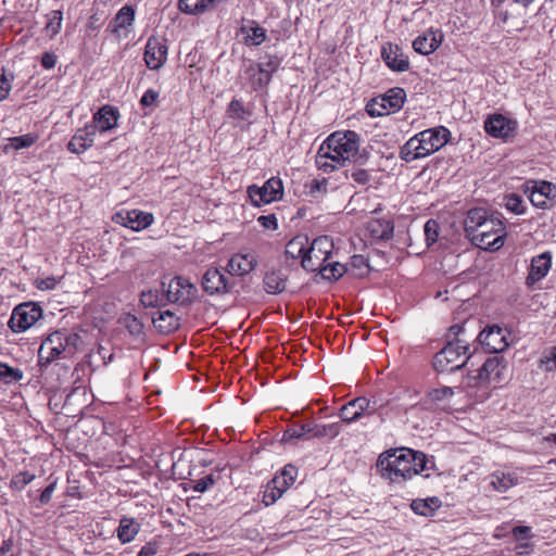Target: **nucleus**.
Returning a JSON list of instances; mask_svg holds the SVG:
<instances>
[{"instance_id":"nucleus-1","label":"nucleus","mask_w":556,"mask_h":556,"mask_svg":"<svg viewBox=\"0 0 556 556\" xmlns=\"http://www.w3.org/2000/svg\"><path fill=\"white\" fill-rule=\"evenodd\" d=\"M377 468L382 478L393 483L405 482L429 469L425 453L405 447L380 454Z\"/></svg>"},{"instance_id":"nucleus-2","label":"nucleus","mask_w":556,"mask_h":556,"mask_svg":"<svg viewBox=\"0 0 556 556\" xmlns=\"http://www.w3.org/2000/svg\"><path fill=\"white\" fill-rule=\"evenodd\" d=\"M465 232L472 243L489 251L501 249L506 237L503 220L497 216L490 215L481 207L468 212L465 219Z\"/></svg>"},{"instance_id":"nucleus-3","label":"nucleus","mask_w":556,"mask_h":556,"mask_svg":"<svg viewBox=\"0 0 556 556\" xmlns=\"http://www.w3.org/2000/svg\"><path fill=\"white\" fill-rule=\"evenodd\" d=\"M358 150L359 136L355 131H336L319 147L316 165L324 173H331L354 159Z\"/></svg>"},{"instance_id":"nucleus-4","label":"nucleus","mask_w":556,"mask_h":556,"mask_svg":"<svg viewBox=\"0 0 556 556\" xmlns=\"http://www.w3.org/2000/svg\"><path fill=\"white\" fill-rule=\"evenodd\" d=\"M450 137L451 131L444 126L425 129L401 147L399 156L406 163L427 157L443 148Z\"/></svg>"},{"instance_id":"nucleus-5","label":"nucleus","mask_w":556,"mask_h":556,"mask_svg":"<svg viewBox=\"0 0 556 556\" xmlns=\"http://www.w3.org/2000/svg\"><path fill=\"white\" fill-rule=\"evenodd\" d=\"M469 358L468 342L456 338L434 355L432 365L438 372H453L462 369Z\"/></svg>"},{"instance_id":"nucleus-6","label":"nucleus","mask_w":556,"mask_h":556,"mask_svg":"<svg viewBox=\"0 0 556 556\" xmlns=\"http://www.w3.org/2000/svg\"><path fill=\"white\" fill-rule=\"evenodd\" d=\"M333 248V241L328 236H320L308 242L302 267L307 271H319L332 258Z\"/></svg>"},{"instance_id":"nucleus-7","label":"nucleus","mask_w":556,"mask_h":556,"mask_svg":"<svg viewBox=\"0 0 556 556\" xmlns=\"http://www.w3.org/2000/svg\"><path fill=\"white\" fill-rule=\"evenodd\" d=\"M507 362L503 356L489 357L477 370L475 376L468 377L469 387H478L482 383H501L506 378Z\"/></svg>"},{"instance_id":"nucleus-8","label":"nucleus","mask_w":556,"mask_h":556,"mask_svg":"<svg viewBox=\"0 0 556 556\" xmlns=\"http://www.w3.org/2000/svg\"><path fill=\"white\" fill-rule=\"evenodd\" d=\"M406 92L403 88L394 87L379 98L372 99L366 106L370 116H383L400 111L405 102Z\"/></svg>"},{"instance_id":"nucleus-9","label":"nucleus","mask_w":556,"mask_h":556,"mask_svg":"<svg viewBox=\"0 0 556 556\" xmlns=\"http://www.w3.org/2000/svg\"><path fill=\"white\" fill-rule=\"evenodd\" d=\"M161 288L165 293L166 301L170 303L186 304L197 298L198 289L188 279L177 276L164 278Z\"/></svg>"},{"instance_id":"nucleus-10","label":"nucleus","mask_w":556,"mask_h":556,"mask_svg":"<svg viewBox=\"0 0 556 556\" xmlns=\"http://www.w3.org/2000/svg\"><path fill=\"white\" fill-rule=\"evenodd\" d=\"M42 317L41 307L34 302H25L14 307L8 323L13 332H24Z\"/></svg>"},{"instance_id":"nucleus-11","label":"nucleus","mask_w":556,"mask_h":556,"mask_svg":"<svg viewBox=\"0 0 556 556\" xmlns=\"http://www.w3.org/2000/svg\"><path fill=\"white\" fill-rule=\"evenodd\" d=\"M248 194L254 206L271 203L282 198V181L277 177H271L262 187L255 185L250 186L248 188Z\"/></svg>"},{"instance_id":"nucleus-12","label":"nucleus","mask_w":556,"mask_h":556,"mask_svg":"<svg viewBox=\"0 0 556 556\" xmlns=\"http://www.w3.org/2000/svg\"><path fill=\"white\" fill-rule=\"evenodd\" d=\"M64 341H65V331L56 330V331L50 333L39 348V351H38L39 365L48 366L54 359L59 358L62 354H65V357H68Z\"/></svg>"},{"instance_id":"nucleus-13","label":"nucleus","mask_w":556,"mask_h":556,"mask_svg":"<svg viewBox=\"0 0 556 556\" xmlns=\"http://www.w3.org/2000/svg\"><path fill=\"white\" fill-rule=\"evenodd\" d=\"M112 220L135 231L148 228L154 220L153 214L139 210H123L116 212Z\"/></svg>"},{"instance_id":"nucleus-14","label":"nucleus","mask_w":556,"mask_h":556,"mask_svg":"<svg viewBox=\"0 0 556 556\" xmlns=\"http://www.w3.org/2000/svg\"><path fill=\"white\" fill-rule=\"evenodd\" d=\"M376 412L375 406L370 404V401L364 396L356 397L340 409V418L343 422L351 424L365 416H371Z\"/></svg>"},{"instance_id":"nucleus-15","label":"nucleus","mask_w":556,"mask_h":556,"mask_svg":"<svg viewBox=\"0 0 556 556\" xmlns=\"http://www.w3.org/2000/svg\"><path fill=\"white\" fill-rule=\"evenodd\" d=\"M525 191L528 193L530 202L536 207L543 208L547 200L556 198V186L545 180L527 181Z\"/></svg>"},{"instance_id":"nucleus-16","label":"nucleus","mask_w":556,"mask_h":556,"mask_svg":"<svg viewBox=\"0 0 556 556\" xmlns=\"http://www.w3.org/2000/svg\"><path fill=\"white\" fill-rule=\"evenodd\" d=\"M517 123L502 114H493L484 122L485 131L494 137L507 139L513 136L516 130Z\"/></svg>"},{"instance_id":"nucleus-17","label":"nucleus","mask_w":556,"mask_h":556,"mask_svg":"<svg viewBox=\"0 0 556 556\" xmlns=\"http://www.w3.org/2000/svg\"><path fill=\"white\" fill-rule=\"evenodd\" d=\"M479 342L490 353L503 352L507 346V338L498 326L488 327L479 333Z\"/></svg>"},{"instance_id":"nucleus-18","label":"nucleus","mask_w":556,"mask_h":556,"mask_svg":"<svg viewBox=\"0 0 556 556\" xmlns=\"http://www.w3.org/2000/svg\"><path fill=\"white\" fill-rule=\"evenodd\" d=\"M167 59V46L157 38L148 39L144 49V61L147 66L152 70L161 68Z\"/></svg>"},{"instance_id":"nucleus-19","label":"nucleus","mask_w":556,"mask_h":556,"mask_svg":"<svg viewBox=\"0 0 556 556\" xmlns=\"http://www.w3.org/2000/svg\"><path fill=\"white\" fill-rule=\"evenodd\" d=\"M135 21V10L131 5H124L110 22L108 29L116 38L126 37Z\"/></svg>"},{"instance_id":"nucleus-20","label":"nucleus","mask_w":556,"mask_h":556,"mask_svg":"<svg viewBox=\"0 0 556 556\" xmlns=\"http://www.w3.org/2000/svg\"><path fill=\"white\" fill-rule=\"evenodd\" d=\"M96 132L97 126L89 124L85 125V127L79 128L72 137L67 144V149L75 154L84 153L93 144Z\"/></svg>"},{"instance_id":"nucleus-21","label":"nucleus","mask_w":556,"mask_h":556,"mask_svg":"<svg viewBox=\"0 0 556 556\" xmlns=\"http://www.w3.org/2000/svg\"><path fill=\"white\" fill-rule=\"evenodd\" d=\"M381 58L389 68L395 72H405L409 67V61L397 46L384 43L381 48Z\"/></svg>"},{"instance_id":"nucleus-22","label":"nucleus","mask_w":556,"mask_h":556,"mask_svg":"<svg viewBox=\"0 0 556 556\" xmlns=\"http://www.w3.org/2000/svg\"><path fill=\"white\" fill-rule=\"evenodd\" d=\"M257 264L253 252L237 253L228 262V271L231 275L243 276L251 273Z\"/></svg>"},{"instance_id":"nucleus-23","label":"nucleus","mask_w":556,"mask_h":556,"mask_svg":"<svg viewBox=\"0 0 556 556\" xmlns=\"http://www.w3.org/2000/svg\"><path fill=\"white\" fill-rule=\"evenodd\" d=\"M552 257L548 252L536 255L531 261L530 271L527 277V285L533 286L543 279L551 269Z\"/></svg>"},{"instance_id":"nucleus-24","label":"nucleus","mask_w":556,"mask_h":556,"mask_svg":"<svg viewBox=\"0 0 556 556\" xmlns=\"http://www.w3.org/2000/svg\"><path fill=\"white\" fill-rule=\"evenodd\" d=\"M152 323L154 327L164 334L176 331L179 326V317L169 309H157L152 315Z\"/></svg>"},{"instance_id":"nucleus-25","label":"nucleus","mask_w":556,"mask_h":556,"mask_svg":"<svg viewBox=\"0 0 556 556\" xmlns=\"http://www.w3.org/2000/svg\"><path fill=\"white\" fill-rule=\"evenodd\" d=\"M442 39L443 35L441 31L429 30L424 35L418 36L413 41V48L416 52L422 55H428L439 48V46L442 42Z\"/></svg>"},{"instance_id":"nucleus-26","label":"nucleus","mask_w":556,"mask_h":556,"mask_svg":"<svg viewBox=\"0 0 556 556\" xmlns=\"http://www.w3.org/2000/svg\"><path fill=\"white\" fill-rule=\"evenodd\" d=\"M119 113L118 110L111 106L104 105L93 115V124L97 126V130L104 132L114 128L117 125Z\"/></svg>"},{"instance_id":"nucleus-27","label":"nucleus","mask_w":556,"mask_h":556,"mask_svg":"<svg viewBox=\"0 0 556 556\" xmlns=\"http://www.w3.org/2000/svg\"><path fill=\"white\" fill-rule=\"evenodd\" d=\"M263 282L267 293L278 294L286 289L287 276L280 269H270L266 271Z\"/></svg>"},{"instance_id":"nucleus-28","label":"nucleus","mask_w":556,"mask_h":556,"mask_svg":"<svg viewBox=\"0 0 556 556\" xmlns=\"http://www.w3.org/2000/svg\"><path fill=\"white\" fill-rule=\"evenodd\" d=\"M274 72L275 67L266 68L263 62L257 65H251L248 73L253 88L260 89L267 86Z\"/></svg>"},{"instance_id":"nucleus-29","label":"nucleus","mask_w":556,"mask_h":556,"mask_svg":"<svg viewBox=\"0 0 556 556\" xmlns=\"http://www.w3.org/2000/svg\"><path fill=\"white\" fill-rule=\"evenodd\" d=\"M518 484V476L515 472L495 471L490 476V485L497 492H506Z\"/></svg>"},{"instance_id":"nucleus-30","label":"nucleus","mask_w":556,"mask_h":556,"mask_svg":"<svg viewBox=\"0 0 556 556\" xmlns=\"http://www.w3.org/2000/svg\"><path fill=\"white\" fill-rule=\"evenodd\" d=\"M368 231L377 240H389L393 236V224L389 220L375 219L368 224Z\"/></svg>"},{"instance_id":"nucleus-31","label":"nucleus","mask_w":556,"mask_h":556,"mask_svg":"<svg viewBox=\"0 0 556 556\" xmlns=\"http://www.w3.org/2000/svg\"><path fill=\"white\" fill-rule=\"evenodd\" d=\"M308 245V238L304 235H299L292 238L286 245V255L293 260L304 257L306 247Z\"/></svg>"},{"instance_id":"nucleus-32","label":"nucleus","mask_w":556,"mask_h":556,"mask_svg":"<svg viewBox=\"0 0 556 556\" xmlns=\"http://www.w3.org/2000/svg\"><path fill=\"white\" fill-rule=\"evenodd\" d=\"M441 501L438 497H428L425 500H414L410 504L413 511L425 517L432 516L440 508Z\"/></svg>"},{"instance_id":"nucleus-33","label":"nucleus","mask_w":556,"mask_h":556,"mask_svg":"<svg viewBox=\"0 0 556 556\" xmlns=\"http://www.w3.org/2000/svg\"><path fill=\"white\" fill-rule=\"evenodd\" d=\"M140 526L132 518H123L117 528V538L122 543H129L139 532Z\"/></svg>"},{"instance_id":"nucleus-34","label":"nucleus","mask_w":556,"mask_h":556,"mask_svg":"<svg viewBox=\"0 0 556 556\" xmlns=\"http://www.w3.org/2000/svg\"><path fill=\"white\" fill-rule=\"evenodd\" d=\"M208 7V0H179L178 8L181 12L191 15L203 14Z\"/></svg>"},{"instance_id":"nucleus-35","label":"nucleus","mask_w":556,"mask_h":556,"mask_svg":"<svg viewBox=\"0 0 556 556\" xmlns=\"http://www.w3.org/2000/svg\"><path fill=\"white\" fill-rule=\"evenodd\" d=\"M346 271V266L339 263V262H327L324 267L319 270V274L323 278L331 280V279H339L344 275Z\"/></svg>"},{"instance_id":"nucleus-36","label":"nucleus","mask_w":556,"mask_h":556,"mask_svg":"<svg viewBox=\"0 0 556 556\" xmlns=\"http://www.w3.org/2000/svg\"><path fill=\"white\" fill-rule=\"evenodd\" d=\"M314 438H330L338 437L341 432V426L339 422L329 425H315L312 428Z\"/></svg>"},{"instance_id":"nucleus-37","label":"nucleus","mask_w":556,"mask_h":556,"mask_svg":"<svg viewBox=\"0 0 556 556\" xmlns=\"http://www.w3.org/2000/svg\"><path fill=\"white\" fill-rule=\"evenodd\" d=\"M166 301L165 293L163 289L159 290H148L141 292L140 302L147 307H155L163 304Z\"/></svg>"},{"instance_id":"nucleus-38","label":"nucleus","mask_w":556,"mask_h":556,"mask_svg":"<svg viewBox=\"0 0 556 556\" xmlns=\"http://www.w3.org/2000/svg\"><path fill=\"white\" fill-rule=\"evenodd\" d=\"M23 371L18 368L9 366L5 363H0V380L3 383L17 382L23 379Z\"/></svg>"},{"instance_id":"nucleus-39","label":"nucleus","mask_w":556,"mask_h":556,"mask_svg":"<svg viewBox=\"0 0 556 556\" xmlns=\"http://www.w3.org/2000/svg\"><path fill=\"white\" fill-rule=\"evenodd\" d=\"M504 205L508 211L518 215L523 214L526 211L522 198L515 193L504 197Z\"/></svg>"},{"instance_id":"nucleus-40","label":"nucleus","mask_w":556,"mask_h":556,"mask_svg":"<svg viewBox=\"0 0 556 556\" xmlns=\"http://www.w3.org/2000/svg\"><path fill=\"white\" fill-rule=\"evenodd\" d=\"M228 290L227 277L215 269L211 271V294L214 292L222 293Z\"/></svg>"},{"instance_id":"nucleus-41","label":"nucleus","mask_w":556,"mask_h":556,"mask_svg":"<svg viewBox=\"0 0 556 556\" xmlns=\"http://www.w3.org/2000/svg\"><path fill=\"white\" fill-rule=\"evenodd\" d=\"M37 139L38 137L33 134L12 137L9 139V147H11L14 150L29 148L37 141Z\"/></svg>"},{"instance_id":"nucleus-42","label":"nucleus","mask_w":556,"mask_h":556,"mask_svg":"<svg viewBox=\"0 0 556 556\" xmlns=\"http://www.w3.org/2000/svg\"><path fill=\"white\" fill-rule=\"evenodd\" d=\"M440 226L434 219H429L424 226L427 245L430 247L438 241Z\"/></svg>"},{"instance_id":"nucleus-43","label":"nucleus","mask_w":556,"mask_h":556,"mask_svg":"<svg viewBox=\"0 0 556 556\" xmlns=\"http://www.w3.org/2000/svg\"><path fill=\"white\" fill-rule=\"evenodd\" d=\"M64 344L67 350V356H73L78 350H80L83 341L81 337L76 332H66L65 331V341Z\"/></svg>"},{"instance_id":"nucleus-44","label":"nucleus","mask_w":556,"mask_h":556,"mask_svg":"<svg viewBox=\"0 0 556 556\" xmlns=\"http://www.w3.org/2000/svg\"><path fill=\"white\" fill-rule=\"evenodd\" d=\"M62 12L59 10L52 11L49 15V21L47 23L46 29L50 34V36H55L60 33L62 26Z\"/></svg>"},{"instance_id":"nucleus-45","label":"nucleus","mask_w":556,"mask_h":556,"mask_svg":"<svg viewBox=\"0 0 556 556\" xmlns=\"http://www.w3.org/2000/svg\"><path fill=\"white\" fill-rule=\"evenodd\" d=\"M313 426L311 425H302L299 428L290 429L286 431L283 439H302V438H314L313 437Z\"/></svg>"},{"instance_id":"nucleus-46","label":"nucleus","mask_w":556,"mask_h":556,"mask_svg":"<svg viewBox=\"0 0 556 556\" xmlns=\"http://www.w3.org/2000/svg\"><path fill=\"white\" fill-rule=\"evenodd\" d=\"M124 326L129 331V333L135 337L141 336L143 333V325L134 315H127L124 318Z\"/></svg>"},{"instance_id":"nucleus-47","label":"nucleus","mask_w":556,"mask_h":556,"mask_svg":"<svg viewBox=\"0 0 556 556\" xmlns=\"http://www.w3.org/2000/svg\"><path fill=\"white\" fill-rule=\"evenodd\" d=\"M540 366L545 371L556 369V348H552L546 355L540 361Z\"/></svg>"},{"instance_id":"nucleus-48","label":"nucleus","mask_w":556,"mask_h":556,"mask_svg":"<svg viewBox=\"0 0 556 556\" xmlns=\"http://www.w3.org/2000/svg\"><path fill=\"white\" fill-rule=\"evenodd\" d=\"M251 33L247 36V41L251 42L254 46H258L264 42L266 38V34L264 28L260 26L251 27Z\"/></svg>"},{"instance_id":"nucleus-49","label":"nucleus","mask_w":556,"mask_h":556,"mask_svg":"<svg viewBox=\"0 0 556 556\" xmlns=\"http://www.w3.org/2000/svg\"><path fill=\"white\" fill-rule=\"evenodd\" d=\"M12 79L13 74H10V77L7 76L4 72L0 75V102L9 97Z\"/></svg>"},{"instance_id":"nucleus-50","label":"nucleus","mask_w":556,"mask_h":556,"mask_svg":"<svg viewBox=\"0 0 556 556\" xmlns=\"http://www.w3.org/2000/svg\"><path fill=\"white\" fill-rule=\"evenodd\" d=\"M282 496L281 492L271 488V484L268 482L266 490L264 492L263 502L266 506L273 505Z\"/></svg>"},{"instance_id":"nucleus-51","label":"nucleus","mask_w":556,"mask_h":556,"mask_svg":"<svg viewBox=\"0 0 556 556\" xmlns=\"http://www.w3.org/2000/svg\"><path fill=\"white\" fill-rule=\"evenodd\" d=\"M269 483L271 484V488H274L277 491L281 492V494H283L291 486V484L288 483L287 480L283 477H281L279 473L276 475L269 481Z\"/></svg>"},{"instance_id":"nucleus-52","label":"nucleus","mask_w":556,"mask_h":556,"mask_svg":"<svg viewBox=\"0 0 556 556\" xmlns=\"http://www.w3.org/2000/svg\"><path fill=\"white\" fill-rule=\"evenodd\" d=\"M257 223L266 229H277V218L274 214L262 215L257 218Z\"/></svg>"},{"instance_id":"nucleus-53","label":"nucleus","mask_w":556,"mask_h":556,"mask_svg":"<svg viewBox=\"0 0 556 556\" xmlns=\"http://www.w3.org/2000/svg\"><path fill=\"white\" fill-rule=\"evenodd\" d=\"M351 178L359 185H366L370 181V174L366 169H356L351 173Z\"/></svg>"},{"instance_id":"nucleus-54","label":"nucleus","mask_w":556,"mask_h":556,"mask_svg":"<svg viewBox=\"0 0 556 556\" xmlns=\"http://www.w3.org/2000/svg\"><path fill=\"white\" fill-rule=\"evenodd\" d=\"M35 476L27 472V471H24V472H21L18 473L14 479H13V483L18 486V488H24L25 485H27L28 483H30L33 480H34Z\"/></svg>"},{"instance_id":"nucleus-55","label":"nucleus","mask_w":556,"mask_h":556,"mask_svg":"<svg viewBox=\"0 0 556 556\" xmlns=\"http://www.w3.org/2000/svg\"><path fill=\"white\" fill-rule=\"evenodd\" d=\"M281 477H283L288 483L291 485L294 483L298 470L292 465H287L282 468L281 472L279 473Z\"/></svg>"},{"instance_id":"nucleus-56","label":"nucleus","mask_w":556,"mask_h":556,"mask_svg":"<svg viewBox=\"0 0 556 556\" xmlns=\"http://www.w3.org/2000/svg\"><path fill=\"white\" fill-rule=\"evenodd\" d=\"M159 98V92L153 89H148L141 97L140 103L143 106L153 105Z\"/></svg>"},{"instance_id":"nucleus-57","label":"nucleus","mask_w":556,"mask_h":556,"mask_svg":"<svg viewBox=\"0 0 556 556\" xmlns=\"http://www.w3.org/2000/svg\"><path fill=\"white\" fill-rule=\"evenodd\" d=\"M56 286V280L54 277H47L43 279L36 280V287L40 290H52Z\"/></svg>"},{"instance_id":"nucleus-58","label":"nucleus","mask_w":556,"mask_h":556,"mask_svg":"<svg viewBox=\"0 0 556 556\" xmlns=\"http://www.w3.org/2000/svg\"><path fill=\"white\" fill-rule=\"evenodd\" d=\"M56 482H51L40 494L39 501L41 504H48L52 497V494L55 490Z\"/></svg>"},{"instance_id":"nucleus-59","label":"nucleus","mask_w":556,"mask_h":556,"mask_svg":"<svg viewBox=\"0 0 556 556\" xmlns=\"http://www.w3.org/2000/svg\"><path fill=\"white\" fill-rule=\"evenodd\" d=\"M157 553V545L155 543H147L138 552L137 556H154Z\"/></svg>"},{"instance_id":"nucleus-60","label":"nucleus","mask_w":556,"mask_h":556,"mask_svg":"<svg viewBox=\"0 0 556 556\" xmlns=\"http://www.w3.org/2000/svg\"><path fill=\"white\" fill-rule=\"evenodd\" d=\"M230 112L239 118H244V109L240 101L232 100L229 105Z\"/></svg>"},{"instance_id":"nucleus-61","label":"nucleus","mask_w":556,"mask_h":556,"mask_svg":"<svg viewBox=\"0 0 556 556\" xmlns=\"http://www.w3.org/2000/svg\"><path fill=\"white\" fill-rule=\"evenodd\" d=\"M55 63H56V58L52 53H45L41 58V65L47 70L54 67Z\"/></svg>"},{"instance_id":"nucleus-62","label":"nucleus","mask_w":556,"mask_h":556,"mask_svg":"<svg viewBox=\"0 0 556 556\" xmlns=\"http://www.w3.org/2000/svg\"><path fill=\"white\" fill-rule=\"evenodd\" d=\"M327 180L326 179H323V180H313L312 184H311V192L312 193H315V192H325L326 191V188H327Z\"/></svg>"},{"instance_id":"nucleus-63","label":"nucleus","mask_w":556,"mask_h":556,"mask_svg":"<svg viewBox=\"0 0 556 556\" xmlns=\"http://www.w3.org/2000/svg\"><path fill=\"white\" fill-rule=\"evenodd\" d=\"M530 533V528L525 526H518L513 529V534L516 539H527Z\"/></svg>"},{"instance_id":"nucleus-64","label":"nucleus","mask_w":556,"mask_h":556,"mask_svg":"<svg viewBox=\"0 0 556 556\" xmlns=\"http://www.w3.org/2000/svg\"><path fill=\"white\" fill-rule=\"evenodd\" d=\"M454 394V391L450 387H444L442 389H438L434 391V399L435 400H442L445 397H450Z\"/></svg>"}]
</instances>
